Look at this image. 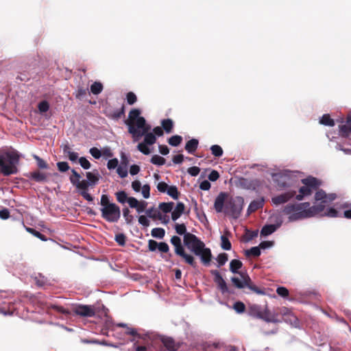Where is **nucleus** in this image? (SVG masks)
<instances>
[{"label":"nucleus","instance_id":"obj_1","mask_svg":"<svg viewBox=\"0 0 351 351\" xmlns=\"http://www.w3.org/2000/svg\"><path fill=\"white\" fill-rule=\"evenodd\" d=\"M175 230L177 234H184V245L195 256L200 258L204 266H209L212 260V252L210 248L206 247L205 243L196 235L186 232L184 223H176Z\"/></svg>","mask_w":351,"mask_h":351},{"label":"nucleus","instance_id":"obj_2","mask_svg":"<svg viewBox=\"0 0 351 351\" xmlns=\"http://www.w3.org/2000/svg\"><path fill=\"white\" fill-rule=\"evenodd\" d=\"M244 199L240 196L228 197V194L221 192L215 198L214 208L218 213H223L233 219H238L243 210Z\"/></svg>","mask_w":351,"mask_h":351},{"label":"nucleus","instance_id":"obj_3","mask_svg":"<svg viewBox=\"0 0 351 351\" xmlns=\"http://www.w3.org/2000/svg\"><path fill=\"white\" fill-rule=\"evenodd\" d=\"M139 109H132L128 114V119L125 121L128 126V132L132 134L134 141H138L143 134L149 130L150 127L146 124L144 117H141Z\"/></svg>","mask_w":351,"mask_h":351},{"label":"nucleus","instance_id":"obj_4","mask_svg":"<svg viewBox=\"0 0 351 351\" xmlns=\"http://www.w3.org/2000/svg\"><path fill=\"white\" fill-rule=\"evenodd\" d=\"M287 312L286 307H278L271 312L267 307L262 308L261 306L254 304L249 308V314L256 318L263 319L267 322L279 323L282 320L279 319V314H285Z\"/></svg>","mask_w":351,"mask_h":351},{"label":"nucleus","instance_id":"obj_5","mask_svg":"<svg viewBox=\"0 0 351 351\" xmlns=\"http://www.w3.org/2000/svg\"><path fill=\"white\" fill-rule=\"evenodd\" d=\"M19 159V155L16 152H5L0 154V172L4 176L17 173Z\"/></svg>","mask_w":351,"mask_h":351},{"label":"nucleus","instance_id":"obj_6","mask_svg":"<svg viewBox=\"0 0 351 351\" xmlns=\"http://www.w3.org/2000/svg\"><path fill=\"white\" fill-rule=\"evenodd\" d=\"M100 208L101 217L108 222L115 223L121 217V210L119 206L110 201L108 195L103 194L101 197Z\"/></svg>","mask_w":351,"mask_h":351},{"label":"nucleus","instance_id":"obj_7","mask_svg":"<svg viewBox=\"0 0 351 351\" xmlns=\"http://www.w3.org/2000/svg\"><path fill=\"white\" fill-rule=\"evenodd\" d=\"M309 202L288 204L284 206L281 213L287 215L289 221H295L308 218L306 207Z\"/></svg>","mask_w":351,"mask_h":351},{"label":"nucleus","instance_id":"obj_8","mask_svg":"<svg viewBox=\"0 0 351 351\" xmlns=\"http://www.w3.org/2000/svg\"><path fill=\"white\" fill-rule=\"evenodd\" d=\"M171 243L174 246L175 254L180 256L186 264L193 268L197 267L195 257L186 252L181 241V239L178 236H173L170 240Z\"/></svg>","mask_w":351,"mask_h":351},{"label":"nucleus","instance_id":"obj_9","mask_svg":"<svg viewBox=\"0 0 351 351\" xmlns=\"http://www.w3.org/2000/svg\"><path fill=\"white\" fill-rule=\"evenodd\" d=\"M241 279L237 277H232L231 281L234 286L238 289H243L247 287L251 291L258 295H265V289H261L256 286L252 281L251 278L246 273H239Z\"/></svg>","mask_w":351,"mask_h":351},{"label":"nucleus","instance_id":"obj_10","mask_svg":"<svg viewBox=\"0 0 351 351\" xmlns=\"http://www.w3.org/2000/svg\"><path fill=\"white\" fill-rule=\"evenodd\" d=\"M303 186L299 189V194L295 195V199L298 201L302 200L305 196L311 195L313 191L318 189L319 186V180L314 177H308L302 179Z\"/></svg>","mask_w":351,"mask_h":351},{"label":"nucleus","instance_id":"obj_11","mask_svg":"<svg viewBox=\"0 0 351 351\" xmlns=\"http://www.w3.org/2000/svg\"><path fill=\"white\" fill-rule=\"evenodd\" d=\"M124 333L125 335H130L132 337L130 341L131 342H133L134 343L136 341L142 340L143 343L146 344L150 342V341L152 339L149 333L141 332L139 330L135 328L130 327L128 326L125 328Z\"/></svg>","mask_w":351,"mask_h":351},{"label":"nucleus","instance_id":"obj_12","mask_svg":"<svg viewBox=\"0 0 351 351\" xmlns=\"http://www.w3.org/2000/svg\"><path fill=\"white\" fill-rule=\"evenodd\" d=\"M72 311L74 315L82 317H92L96 314L95 307L87 304H76L73 305Z\"/></svg>","mask_w":351,"mask_h":351},{"label":"nucleus","instance_id":"obj_13","mask_svg":"<svg viewBox=\"0 0 351 351\" xmlns=\"http://www.w3.org/2000/svg\"><path fill=\"white\" fill-rule=\"evenodd\" d=\"M210 274L214 276V282L222 293H228L229 290L226 281L218 270H211Z\"/></svg>","mask_w":351,"mask_h":351},{"label":"nucleus","instance_id":"obj_14","mask_svg":"<svg viewBox=\"0 0 351 351\" xmlns=\"http://www.w3.org/2000/svg\"><path fill=\"white\" fill-rule=\"evenodd\" d=\"M296 194L295 191H289L271 198V202L275 205H280L289 202Z\"/></svg>","mask_w":351,"mask_h":351},{"label":"nucleus","instance_id":"obj_15","mask_svg":"<svg viewBox=\"0 0 351 351\" xmlns=\"http://www.w3.org/2000/svg\"><path fill=\"white\" fill-rule=\"evenodd\" d=\"M49 175L50 174L48 173L40 171V170H36L32 172H29L25 176L34 182L40 183L47 182Z\"/></svg>","mask_w":351,"mask_h":351},{"label":"nucleus","instance_id":"obj_16","mask_svg":"<svg viewBox=\"0 0 351 351\" xmlns=\"http://www.w3.org/2000/svg\"><path fill=\"white\" fill-rule=\"evenodd\" d=\"M160 341L168 351H177L180 348V343L176 342L172 337L162 336Z\"/></svg>","mask_w":351,"mask_h":351},{"label":"nucleus","instance_id":"obj_17","mask_svg":"<svg viewBox=\"0 0 351 351\" xmlns=\"http://www.w3.org/2000/svg\"><path fill=\"white\" fill-rule=\"evenodd\" d=\"M337 197L335 193L326 194V192L322 190H318L315 195V199L316 201H321L322 203H329L335 200Z\"/></svg>","mask_w":351,"mask_h":351},{"label":"nucleus","instance_id":"obj_18","mask_svg":"<svg viewBox=\"0 0 351 351\" xmlns=\"http://www.w3.org/2000/svg\"><path fill=\"white\" fill-rule=\"evenodd\" d=\"M339 133L343 137H348L351 133V111L347 115L346 123L339 125Z\"/></svg>","mask_w":351,"mask_h":351},{"label":"nucleus","instance_id":"obj_19","mask_svg":"<svg viewBox=\"0 0 351 351\" xmlns=\"http://www.w3.org/2000/svg\"><path fill=\"white\" fill-rule=\"evenodd\" d=\"M276 178H274V181L277 184V186L280 189H285L289 186L288 183L289 176L287 175H276Z\"/></svg>","mask_w":351,"mask_h":351},{"label":"nucleus","instance_id":"obj_20","mask_svg":"<svg viewBox=\"0 0 351 351\" xmlns=\"http://www.w3.org/2000/svg\"><path fill=\"white\" fill-rule=\"evenodd\" d=\"M324 209V206L322 204H319L317 206H308L306 207V212L308 215V218L312 217L316 215H319L321 213Z\"/></svg>","mask_w":351,"mask_h":351},{"label":"nucleus","instance_id":"obj_21","mask_svg":"<svg viewBox=\"0 0 351 351\" xmlns=\"http://www.w3.org/2000/svg\"><path fill=\"white\" fill-rule=\"evenodd\" d=\"M324 209V206L322 204H319L317 206H308L306 207V212L308 215V218L312 217L316 215H319L321 213Z\"/></svg>","mask_w":351,"mask_h":351},{"label":"nucleus","instance_id":"obj_22","mask_svg":"<svg viewBox=\"0 0 351 351\" xmlns=\"http://www.w3.org/2000/svg\"><path fill=\"white\" fill-rule=\"evenodd\" d=\"M264 204V199H256L251 202L247 208V213L250 214L261 208Z\"/></svg>","mask_w":351,"mask_h":351},{"label":"nucleus","instance_id":"obj_23","mask_svg":"<svg viewBox=\"0 0 351 351\" xmlns=\"http://www.w3.org/2000/svg\"><path fill=\"white\" fill-rule=\"evenodd\" d=\"M184 204L182 202H178L174 210L171 213V219L176 221L184 211Z\"/></svg>","mask_w":351,"mask_h":351},{"label":"nucleus","instance_id":"obj_24","mask_svg":"<svg viewBox=\"0 0 351 351\" xmlns=\"http://www.w3.org/2000/svg\"><path fill=\"white\" fill-rule=\"evenodd\" d=\"M286 309L287 312L285 314H279V316L282 317L283 321L296 325L298 322L297 317L291 313L289 308H286Z\"/></svg>","mask_w":351,"mask_h":351},{"label":"nucleus","instance_id":"obj_25","mask_svg":"<svg viewBox=\"0 0 351 351\" xmlns=\"http://www.w3.org/2000/svg\"><path fill=\"white\" fill-rule=\"evenodd\" d=\"M199 141L197 139L192 138L189 140L185 145V149L189 154H193L197 149Z\"/></svg>","mask_w":351,"mask_h":351},{"label":"nucleus","instance_id":"obj_26","mask_svg":"<svg viewBox=\"0 0 351 351\" xmlns=\"http://www.w3.org/2000/svg\"><path fill=\"white\" fill-rule=\"evenodd\" d=\"M71 182L75 185L77 189L81 191H87L89 186V182L87 180H83L82 181L76 182L73 177H70Z\"/></svg>","mask_w":351,"mask_h":351},{"label":"nucleus","instance_id":"obj_27","mask_svg":"<svg viewBox=\"0 0 351 351\" xmlns=\"http://www.w3.org/2000/svg\"><path fill=\"white\" fill-rule=\"evenodd\" d=\"M243 266V263L241 261L237 259H233L230 263V270L233 274H239V269Z\"/></svg>","mask_w":351,"mask_h":351},{"label":"nucleus","instance_id":"obj_28","mask_svg":"<svg viewBox=\"0 0 351 351\" xmlns=\"http://www.w3.org/2000/svg\"><path fill=\"white\" fill-rule=\"evenodd\" d=\"M145 213L147 215V217L152 218L154 219H162V215H161V213L158 210H156L154 207L147 209L145 210Z\"/></svg>","mask_w":351,"mask_h":351},{"label":"nucleus","instance_id":"obj_29","mask_svg":"<svg viewBox=\"0 0 351 351\" xmlns=\"http://www.w3.org/2000/svg\"><path fill=\"white\" fill-rule=\"evenodd\" d=\"M161 126L167 133L172 132L173 121L171 119H166L161 121Z\"/></svg>","mask_w":351,"mask_h":351},{"label":"nucleus","instance_id":"obj_30","mask_svg":"<svg viewBox=\"0 0 351 351\" xmlns=\"http://www.w3.org/2000/svg\"><path fill=\"white\" fill-rule=\"evenodd\" d=\"M86 176L88 179L87 181H88L89 184H91V185L96 184L100 178V176L97 171H96L95 173H92V172H86Z\"/></svg>","mask_w":351,"mask_h":351},{"label":"nucleus","instance_id":"obj_31","mask_svg":"<svg viewBox=\"0 0 351 351\" xmlns=\"http://www.w3.org/2000/svg\"><path fill=\"white\" fill-rule=\"evenodd\" d=\"M277 229V226L274 224L265 225L263 227L261 234L263 236H268L274 232Z\"/></svg>","mask_w":351,"mask_h":351},{"label":"nucleus","instance_id":"obj_32","mask_svg":"<svg viewBox=\"0 0 351 351\" xmlns=\"http://www.w3.org/2000/svg\"><path fill=\"white\" fill-rule=\"evenodd\" d=\"M245 254L246 256L258 257L261 255V248L259 246L252 247L250 250H245Z\"/></svg>","mask_w":351,"mask_h":351},{"label":"nucleus","instance_id":"obj_33","mask_svg":"<svg viewBox=\"0 0 351 351\" xmlns=\"http://www.w3.org/2000/svg\"><path fill=\"white\" fill-rule=\"evenodd\" d=\"M149 342L148 343H143V341L142 340H140V341H136L134 343V350L135 351H149Z\"/></svg>","mask_w":351,"mask_h":351},{"label":"nucleus","instance_id":"obj_34","mask_svg":"<svg viewBox=\"0 0 351 351\" xmlns=\"http://www.w3.org/2000/svg\"><path fill=\"white\" fill-rule=\"evenodd\" d=\"M182 137L180 135H173L168 139V143L173 147L178 146L182 142Z\"/></svg>","mask_w":351,"mask_h":351},{"label":"nucleus","instance_id":"obj_35","mask_svg":"<svg viewBox=\"0 0 351 351\" xmlns=\"http://www.w3.org/2000/svg\"><path fill=\"white\" fill-rule=\"evenodd\" d=\"M115 196L118 202L123 204L128 202L129 197L124 191H118L115 193Z\"/></svg>","mask_w":351,"mask_h":351},{"label":"nucleus","instance_id":"obj_36","mask_svg":"<svg viewBox=\"0 0 351 351\" xmlns=\"http://www.w3.org/2000/svg\"><path fill=\"white\" fill-rule=\"evenodd\" d=\"M319 123L324 125L328 126H334L335 125V121L332 119L330 118V115L328 114H324L320 121Z\"/></svg>","mask_w":351,"mask_h":351},{"label":"nucleus","instance_id":"obj_37","mask_svg":"<svg viewBox=\"0 0 351 351\" xmlns=\"http://www.w3.org/2000/svg\"><path fill=\"white\" fill-rule=\"evenodd\" d=\"M174 206L173 202H162L159 204V208L165 213H170Z\"/></svg>","mask_w":351,"mask_h":351},{"label":"nucleus","instance_id":"obj_38","mask_svg":"<svg viewBox=\"0 0 351 351\" xmlns=\"http://www.w3.org/2000/svg\"><path fill=\"white\" fill-rule=\"evenodd\" d=\"M152 236L157 239H163L165 230L162 228H155L152 230Z\"/></svg>","mask_w":351,"mask_h":351},{"label":"nucleus","instance_id":"obj_39","mask_svg":"<svg viewBox=\"0 0 351 351\" xmlns=\"http://www.w3.org/2000/svg\"><path fill=\"white\" fill-rule=\"evenodd\" d=\"M143 136H145L143 141L149 145H154L156 141V136L153 133H148V131Z\"/></svg>","mask_w":351,"mask_h":351},{"label":"nucleus","instance_id":"obj_40","mask_svg":"<svg viewBox=\"0 0 351 351\" xmlns=\"http://www.w3.org/2000/svg\"><path fill=\"white\" fill-rule=\"evenodd\" d=\"M103 90V85L99 82H95L90 86V91L94 95H98Z\"/></svg>","mask_w":351,"mask_h":351},{"label":"nucleus","instance_id":"obj_41","mask_svg":"<svg viewBox=\"0 0 351 351\" xmlns=\"http://www.w3.org/2000/svg\"><path fill=\"white\" fill-rule=\"evenodd\" d=\"M221 247L224 250H230L232 247L231 243L228 238L225 235L221 236Z\"/></svg>","mask_w":351,"mask_h":351},{"label":"nucleus","instance_id":"obj_42","mask_svg":"<svg viewBox=\"0 0 351 351\" xmlns=\"http://www.w3.org/2000/svg\"><path fill=\"white\" fill-rule=\"evenodd\" d=\"M33 158L36 160L38 169H49V165L43 158H40L37 155H34Z\"/></svg>","mask_w":351,"mask_h":351},{"label":"nucleus","instance_id":"obj_43","mask_svg":"<svg viewBox=\"0 0 351 351\" xmlns=\"http://www.w3.org/2000/svg\"><path fill=\"white\" fill-rule=\"evenodd\" d=\"M150 162L154 165L162 166L165 164L166 160L163 157L156 154L152 157Z\"/></svg>","mask_w":351,"mask_h":351},{"label":"nucleus","instance_id":"obj_44","mask_svg":"<svg viewBox=\"0 0 351 351\" xmlns=\"http://www.w3.org/2000/svg\"><path fill=\"white\" fill-rule=\"evenodd\" d=\"M167 193L173 199H178L179 197V192L178 188L176 186H169Z\"/></svg>","mask_w":351,"mask_h":351},{"label":"nucleus","instance_id":"obj_45","mask_svg":"<svg viewBox=\"0 0 351 351\" xmlns=\"http://www.w3.org/2000/svg\"><path fill=\"white\" fill-rule=\"evenodd\" d=\"M125 115V106L122 105L121 108L119 110L114 111L110 115L111 118L118 120Z\"/></svg>","mask_w":351,"mask_h":351},{"label":"nucleus","instance_id":"obj_46","mask_svg":"<svg viewBox=\"0 0 351 351\" xmlns=\"http://www.w3.org/2000/svg\"><path fill=\"white\" fill-rule=\"evenodd\" d=\"M26 230L35 236L36 237L40 239L41 241H47V237L43 234L40 233V232L37 231L36 230L32 228H26Z\"/></svg>","mask_w":351,"mask_h":351},{"label":"nucleus","instance_id":"obj_47","mask_svg":"<svg viewBox=\"0 0 351 351\" xmlns=\"http://www.w3.org/2000/svg\"><path fill=\"white\" fill-rule=\"evenodd\" d=\"M228 260V256L226 253H221L217 257V261L218 263V267H220L226 264Z\"/></svg>","mask_w":351,"mask_h":351},{"label":"nucleus","instance_id":"obj_48","mask_svg":"<svg viewBox=\"0 0 351 351\" xmlns=\"http://www.w3.org/2000/svg\"><path fill=\"white\" fill-rule=\"evenodd\" d=\"M210 150L212 154L214 155L215 157H221L223 153L222 148L218 145H212L210 147Z\"/></svg>","mask_w":351,"mask_h":351},{"label":"nucleus","instance_id":"obj_49","mask_svg":"<svg viewBox=\"0 0 351 351\" xmlns=\"http://www.w3.org/2000/svg\"><path fill=\"white\" fill-rule=\"evenodd\" d=\"M130 211L128 208H123V215L127 223H132L134 217L132 215L130 214Z\"/></svg>","mask_w":351,"mask_h":351},{"label":"nucleus","instance_id":"obj_50","mask_svg":"<svg viewBox=\"0 0 351 351\" xmlns=\"http://www.w3.org/2000/svg\"><path fill=\"white\" fill-rule=\"evenodd\" d=\"M147 145H148L143 141L142 143H138L137 149L143 154L148 155L150 154V149H149Z\"/></svg>","mask_w":351,"mask_h":351},{"label":"nucleus","instance_id":"obj_51","mask_svg":"<svg viewBox=\"0 0 351 351\" xmlns=\"http://www.w3.org/2000/svg\"><path fill=\"white\" fill-rule=\"evenodd\" d=\"M51 308L53 310H55L56 311L62 314L69 315L71 314V312L68 310L64 308L63 306H58V305H51Z\"/></svg>","mask_w":351,"mask_h":351},{"label":"nucleus","instance_id":"obj_52","mask_svg":"<svg viewBox=\"0 0 351 351\" xmlns=\"http://www.w3.org/2000/svg\"><path fill=\"white\" fill-rule=\"evenodd\" d=\"M127 102L129 105H133L137 101L136 95L133 92H129L126 95Z\"/></svg>","mask_w":351,"mask_h":351},{"label":"nucleus","instance_id":"obj_53","mask_svg":"<svg viewBox=\"0 0 351 351\" xmlns=\"http://www.w3.org/2000/svg\"><path fill=\"white\" fill-rule=\"evenodd\" d=\"M116 242L121 246H124L126 241V237L123 233H119L115 236Z\"/></svg>","mask_w":351,"mask_h":351},{"label":"nucleus","instance_id":"obj_54","mask_svg":"<svg viewBox=\"0 0 351 351\" xmlns=\"http://www.w3.org/2000/svg\"><path fill=\"white\" fill-rule=\"evenodd\" d=\"M234 309L239 313H243L245 310V306L242 302H236L234 304Z\"/></svg>","mask_w":351,"mask_h":351},{"label":"nucleus","instance_id":"obj_55","mask_svg":"<svg viewBox=\"0 0 351 351\" xmlns=\"http://www.w3.org/2000/svg\"><path fill=\"white\" fill-rule=\"evenodd\" d=\"M38 108L40 112H46L49 109V104L47 101H43L38 104Z\"/></svg>","mask_w":351,"mask_h":351},{"label":"nucleus","instance_id":"obj_56","mask_svg":"<svg viewBox=\"0 0 351 351\" xmlns=\"http://www.w3.org/2000/svg\"><path fill=\"white\" fill-rule=\"evenodd\" d=\"M57 167L60 172H66L70 169V167L66 162H57Z\"/></svg>","mask_w":351,"mask_h":351},{"label":"nucleus","instance_id":"obj_57","mask_svg":"<svg viewBox=\"0 0 351 351\" xmlns=\"http://www.w3.org/2000/svg\"><path fill=\"white\" fill-rule=\"evenodd\" d=\"M147 206V202L145 201H138L137 204V207L136 208V210L138 213H141L144 212L146 209V207Z\"/></svg>","mask_w":351,"mask_h":351},{"label":"nucleus","instance_id":"obj_58","mask_svg":"<svg viewBox=\"0 0 351 351\" xmlns=\"http://www.w3.org/2000/svg\"><path fill=\"white\" fill-rule=\"evenodd\" d=\"M276 293L278 295L282 298H287L289 295V290L284 287H279L276 289Z\"/></svg>","mask_w":351,"mask_h":351},{"label":"nucleus","instance_id":"obj_59","mask_svg":"<svg viewBox=\"0 0 351 351\" xmlns=\"http://www.w3.org/2000/svg\"><path fill=\"white\" fill-rule=\"evenodd\" d=\"M79 162L84 169H88L90 167V162L84 157L80 158Z\"/></svg>","mask_w":351,"mask_h":351},{"label":"nucleus","instance_id":"obj_60","mask_svg":"<svg viewBox=\"0 0 351 351\" xmlns=\"http://www.w3.org/2000/svg\"><path fill=\"white\" fill-rule=\"evenodd\" d=\"M169 186L165 182H160L157 184V189L160 193L167 192Z\"/></svg>","mask_w":351,"mask_h":351},{"label":"nucleus","instance_id":"obj_61","mask_svg":"<svg viewBox=\"0 0 351 351\" xmlns=\"http://www.w3.org/2000/svg\"><path fill=\"white\" fill-rule=\"evenodd\" d=\"M89 152L96 159H99L101 156V151L97 147L90 148Z\"/></svg>","mask_w":351,"mask_h":351},{"label":"nucleus","instance_id":"obj_62","mask_svg":"<svg viewBox=\"0 0 351 351\" xmlns=\"http://www.w3.org/2000/svg\"><path fill=\"white\" fill-rule=\"evenodd\" d=\"M142 194L144 198L147 199L150 195V186L149 184H144L142 187Z\"/></svg>","mask_w":351,"mask_h":351},{"label":"nucleus","instance_id":"obj_63","mask_svg":"<svg viewBox=\"0 0 351 351\" xmlns=\"http://www.w3.org/2000/svg\"><path fill=\"white\" fill-rule=\"evenodd\" d=\"M138 223L144 227H148L149 226V220L145 215H140L138 217Z\"/></svg>","mask_w":351,"mask_h":351},{"label":"nucleus","instance_id":"obj_64","mask_svg":"<svg viewBox=\"0 0 351 351\" xmlns=\"http://www.w3.org/2000/svg\"><path fill=\"white\" fill-rule=\"evenodd\" d=\"M117 172L119 174V176L123 178H125L128 176V170L126 167H122L121 166H119L117 167Z\"/></svg>","mask_w":351,"mask_h":351}]
</instances>
